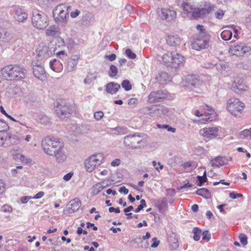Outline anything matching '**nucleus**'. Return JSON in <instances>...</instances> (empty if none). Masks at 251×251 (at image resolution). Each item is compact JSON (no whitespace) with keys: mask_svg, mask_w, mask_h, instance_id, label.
Returning <instances> with one entry per match:
<instances>
[{"mask_svg":"<svg viewBox=\"0 0 251 251\" xmlns=\"http://www.w3.org/2000/svg\"><path fill=\"white\" fill-rule=\"evenodd\" d=\"M81 205V202L78 198H75L71 200L66 205L64 210V214L70 216L76 212Z\"/></svg>","mask_w":251,"mask_h":251,"instance_id":"14","label":"nucleus"},{"mask_svg":"<svg viewBox=\"0 0 251 251\" xmlns=\"http://www.w3.org/2000/svg\"><path fill=\"white\" fill-rule=\"evenodd\" d=\"M197 177L198 180L197 183V185L199 186L203 185L204 183L207 180L206 171L204 172L202 176H198Z\"/></svg>","mask_w":251,"mask_h":251,"instance_id":"31","label":"nucleus"},{"mask_svg":"<svg viewBox=\"0 0 251 251\" xmlns=\"http://www.w3.org/2000/svg\"><path fill=\"white\" fill-rule=\"evenodd\" d=\"M224 15V12L221 9H219L215 12V17L217 19H222Z\"/></svg>","mask_w":251,"mask_h":251,"instance_id":"55","label":"nucleus"},{"mask_svg":"<svg viewBox=\"0 0 251 251\" xmlns=\"http://www.w3.org/2000/svg\"><path fill=\"white\" fill-rule=\"evenodd\" d=\"M79 59V55L78 54L73 55H72L69 60L75 62V63H78V61Z\"/></svg>","mask_w":251,"mask_h":251,"instance_id":"62","label":"nucleus"},{"mask_svg":"<svg viewBox=\"0 0 251 251\" xmlns=\"http://www.w3.org/2000/svg\"><path fill=\"white\" fill-rule=\"evenodd\" d=\"M166 41L168 45L176 47L180 45L181 40L178 35H169L167 36Z\"/></svg>","mask_w":251,"mask_h":251,"instance_id":"25","label":"nucleus"},{"mask_svg":"<svg viewBox=\"0 0 251 251\" xmlns=\"http://www.w3.org/2000/svg\"><path fill=\"white\" fill-rule=\"evenodd\" d=\"M249 87L246 84L245 80L242 78H236L231 85L232 90L237 94H241L247 91Z\"/></svg>","mask_w":251,"mask_h":251,"instance_id":"17","label":"nucleus"},{"mask_svg":"<svg viewBox=\"0 0 251 251\" xmlns=\"http://www.w3.org/2000/svg\"><path fill=\"white\" fill-rule=\"evenodd\" d=\"M54 45V48L55 50L57 48H60L65 46V42L64 40L61 37L57 38L54 41H51Z\"/></svg>","mask_w":251,"mask_h":251,"instance_id":"34","label":"nucleus"},{"mask_svg":"<svg viewBox=\"0 0 251 251\" xmlns=\"http://www.w3.org/2000/svg\"><path fill=\"white\" fill-rule=\"evenodd\" d=\"M156 111L157 114L161 113L164 115H168L169 113V109L166 107L161 106L159 108L156 109Z\"/></svg>","mask_w":251,"mask_h":251,"instance_id":"44","label":"nucleus"},{"mask_svg":"<svg viewBox=\"0 0 251 251\" xmlns=\"http://www.w3.org/2000/svg\"><path fill=\"white\" fill-rule=\"evenodd\" d=\"M228 159L225 156H217L214 159H212L210 162L212 166L220 167L223 165L227 164Z\"/></svg>","mask_w":251,"mask_h":251,"instance_id":"22","label":"nucleus"},{"mask_svg":"<svg viewBox=\"0 0 251 251\" xmlns=\"http://www.w3.org/2000/svg\"><path fill=\"white\" fill-rule=\"evenodd\" d=\"M201 131L203 137L208 139H212L218 136L219 129L217 127H205Z\"/></svg>","mask_w":251,"mask_h":251,"instance_id":"19","label":"nucleus"},{"mask_svg":"<svg viewBox=\"0 0 251 251\" xmlns=\"http://www.w3.org/2000/svg\"><path fill=\"white\" fill-rule=\"evenodd\" d=\"M16 14L17 17L16 18L18 21L23 22L27 18V15L25 12H22L17 10Z\"/></svg>","mask_w":251,"mask_h":251,"instance_id":"38","label":"nucleus"},{"mask_svg":"<svg viewBox=\"0 0 251 251\" xmlns=\"http://www.w3.org/2000/svg\"><path fill=\"white\" fill-rule=\"evenodd\" d=\"M229 52H231L232 55L242 56L247 53L250 54L251 48L244 43H239L231 46Z\"/></svg>","mask_w":251,"mask_h":251,"instance_id":"11","label":"nucleus"},{"mask_svg":"<svg viewBox=\"0 0 251 251\" xmlns=\"http://www.w3.org/2000/svg\"><path fill=\"white\" fill-rule=\"evenodd\" d=\"M118 73L117 68L114 65H111L108 71V75L110 77H113L115 76Z\"/></svg>","mask_w":251,"mask_h":251,"instance_id":"39","label":"nucleus"},{"mask_svg":"<svg viewBox=\"0 0 251 251\" xmlns=\"http://www.w3.org/2000/svg\"><path fill=\"white\" fill-rule=\"evenodd\" d=\"M157 81L162 85H165L171 81V78L168 74L165 72L158 73L155 76Z\"/></svg>","mask_w":251,"mask_h":251,"instance_id":"23","label":"nucleus"},{"mask_svg":"<svg viewBox=\"0 0 251 251\" xmlns=\"http://www.w3.org/2000/svg\"><path fill=\"white\" fill-rule=\"evenodd\" d=\"M185 80L188 86H192L194 88L199 87L202 83V81L199 78V76L197 75H188L186 77Z\"/></svg>","mask_w":251,"mask_h":251,"instance_id":"21","label":"nucleus"},{"mask_svg":"<svg viewBox=\"0 0 251 251\" xmlns=\"http://www.w3.org/2000/svg\"><path fill=\"white\" fill-rule=\"evenodd\" d=\"M39 121L41 124H47L49 122V118L45 115H40L38 117Z\"/></svg>","mask_w":251,"mask_h":251,"instance_id":"45","label":"nucleus"},{"mask_svg":"<svg viewBox=\"0 0 251 251\" xmlns=\"http://www.w3.org/2000/svg\"><path fill=\"white\" fill-rule=\"evenodd\" d=\"M42 146L46 154L52 155V154H54L55 151L64 148V143L59 139L47 138L42 141Z\"/></svg>","mask_w":251,"mask_h":251,"instance_id":"4","label":"nucleus"},{"mask_svg":"<svg viewBox=\"0 0 251 251\" xmlns=\"http://www.w3.org/2000/svg\"><path fill=\"white\" fill-rule=\"evenodd\" d=\"M54 108L57 116L62 120L68 118L73 111V106L63 100L56 102Z\"/></svg>","mask_w":251,"mask_h":251,"instance_id":"7","label":"nucleus"},{"mask_svg":"<svg viewBox=\"0 0 251 251\" xmlns=\"http://www.w3.org/2000/svg\"><path fill=\"white\" fill-rule=\"evenodd\" d=\"M82 20L84 23L88 24L94 21V16L91 13H86V14L82 17Z\"/></svg>","mask_w":251,"mask_h":251,"instance_id":"28","label":"nucleus"},{"mask_svg":"<svg viewBox=\"0 0 251 251\" xmlns=\"http://www.w3.org/2000/svg\"><path fill=\"white\" fill-rule=\"evenodd\" d=\"M36 56L35 60L45 62V61L55 53V49L53 42L47 44L42 42L39 44L36 50Z\"/></svg>","mask_w":251,"mask_h":251,"instance_id":"2","label":"nucleus"},{"mask_svg":"<svg viewBox=\"0 0 251 251\" xmlns=\"http://www.w3.org/2000/svg\"><path fill=\"white\" fill-rule=\"evenodd\" d=\"M239 238L240 242L243 246H245L248 243V238L246 234L242 233L240 234L239 236Z\"/></svg>","mask_w":251,"mask_h":251,"instance_id":"48","label":"nucleus"},{"mask_svg":"<svg viewBox=\"0 0 251 251\" xmlns=\"http://www.w3.org/2000/svg\"><path fill=\"white\" fill-rule=\"evenodd\" d=\"M54 152V154H52L51 156H53L55 157L56 161L57 162L62 163L66 160V155L64 151L63 148L55 151Z\"/></svg>","mask_w":251,"mask_h":251,"instance_id":"26","label":"nucleus"},{"mask_svg":"<svg viewBox=\"0 0 251 251\" xmlns=\"http://www.w3.org/2000/svg\"><path fill=\"white\" fill-rule=\"evenodd\" d=\"M77 63L69 59L68 61L66 69L68 72H72L75 68Z\"/></svg>","mask_w":251,"mask_h":251,"instance_id":"40","label":"nucleus"},{"mask_svg":"<svg viewBox=\"0 0 251 251\" xmlns=\"http://www.w3.org/2000/svg\"><path fill=\"white\" fill-rule=\"evenodd\" d=\"M71 7L68 4H60L57 6L53 11V16L56 23L64 25L67 21V16Z\"/></svg>","mask_w":251,"mask_h":251,"instance_id":"6","label":"nucleus"},{"mask_svg":"<svg viewBox=\"0 0 251 251\" xmlns=\"http://www.w3.org/2000/svg\"><path fill=\"white\" fill-rule=\"evenodd\" d=\"M30 199H32V197H30V196L22 197L21 198V202L23 204L26 203Z\"/></svg>","mask_w":251,"mask_h":251,"instance_id":"58","label":"nucleus"},{"mask_svg":"<svg viewBox=\"0 0 251 251\" xmlns=\"http://www.w3.org/2000/svg\"><path fill=\"white\" fill-rule=\"evenodd\" d=\"M44 195V192L40 191L37 193L34 197H32V199H39L43 197Z\"/></svg>","mask_w":251,"mask_h":251,"instance_id":"61","label":"nucleus"},{"mask_svg":"<svg viewBox=\"0 0 251 251\" xmlns=\"http://www.w3.org/2000/svg\"><path fill=\"white\" fill-rule=\"evenodd\" d=\"M240 135L243 136L246 138H251V127L249 129H244L240 133Z\"/></svg>","mask_w":251,"mask_h":251,"instance_id":"49","label":"nucleus"},{"mask_svg":"<svg viewBox=\"0 0 251 251\" xmlns=\"http://www.w3.org/2000/svg\"><path fill=\"white\" fill-rule=\"evenodd\" d=\"M160 18L168 22L174 21L176 17V12L172 7L163 8L161 9Z\"/></svg>","mask_w":251,"mask_h":251,"instance_id":"15","label":"nucleus"},{"mask_svg":"<svg viewBox=\"0 0 251 251\" xmlns=\"http://www.w3.org/2000/svg\"><path fill=\"white\" fill-rule=\"evenodd\" d=\"M163 64L167 67L176 68L184 61V57L179 53L168 51L161 56Z\"/></svg>","mask_w":251,"mask_h":251,"instance_id":"3","label":"nucleus"},{"mask_svg":"<svg viewBox=\"0 0 251 251\" xmlns=\"http://www.w3.org/2000/svg\"><path fill=\"white\" fill-rule=\"evenodd\" d=\"M80 13V12L78 10L76 9L75 11L71 13L70 16L72 18H75L77 17Z\"/></svg>","mask_w":251,"mask_h":251,"instance_id":"64","label":"nucleus"},{"mask_svg":"<svg viewBox=\"0 0 251 251\" xmlns=\"http://www.w3.org/2000/svg\"><path fill=\"white\" fill-rule=\"evenodd\" d=\"M182 6L185 13L189 18L196 19L201 17L203 9L194 7L191 4L184 2Z\"/></svg>","mask_w":251,"mask_h":251,"instance_id":"12","label":"nucleus"},{"mask_svg":"<svg viewBox=\"0 0 251 251\" xmlns=\"http://www.w3.org/2000/svg\"><path fill=\"white\" fill-rule=\"evenodd\" d=\"M244 106V103L238 99L232 98L227 102V110L232 115L236 117L241 116Z\"/></svg>","mask_w":251,"mask_h":251,"instance_id":"8","label":"nucleus"},{"mask_svg":"<svg viewBox=\"0 0 251 251\" xmlns=\"http://www.w3.org/2000/svg\"><path fill=\"white\" fill-rule=\"evenodd\" d=\"M103 159V155L101 153L93 154L85 161V168L89 173L93 172L94 169L100 165Z\"/></svg>","mask_w":251,"mask_h":251,"instance_id":"10","label":"nucleus"},{"mask_svg":"<svg viewBox=\"0 0 251 251\" xmlns=\"http://www.w3.org/2000/svg\"><path fill=\"white\" fill-rule=\"evenodd\" d=\"M141 204H139L137 208L135 209V212L136 213L139 212L141 210H142L145 207H146V201L144 199H142L140 201Z\"/></svg>","mask_w":251,"mask_h":251,"instance_id":"46","label":"nucleus"},{"mask_svg":"<svg viewBox=\"0 0 251 251\" xmlns=\"http://www.w3.org/2000/svg\"><path fill=\"white\" fill-rule=\"evenodd\" d=\"M32 23L34 27L37 28L45 29L49 25L48 17L43 12L34 11L33 13Z\"/></svg>","mask_w":251,"mask_h":251,"instance_id":"9","label":"nucleus"},{"mask_svg":"<svg viewBox=\"0 0 251 251\" xmlns=\"http://www.w3.org/2000/svg\"><path fill=\"white\" fill-rule=\"evenodd\" d=\"M103 116L104 114L101 111H97L94 114L95 119L98 121L100 120Z\"/></svg>","mask_w":251,"mask_h":251,"instance_id":"51","label":"nucleus"},{"mask_svg":"<svg viewBox=\"0 0 251 251\" xmlns=\"http://www.w3.org/2000/svg\"><path fill=\"white\" fill-rule=\"evenodd\" d=\"M123 143L128 149H140L144 143L143 135L137 132L127 135L124 138Z\"/></svg>","mask_w":251,"mask_h":251,"instance_id":"5","label":"nucleus"},{"mask_svg":"<svg viewBox=\"0 0 251 251\" xmlns=\"http://www.w3.org/2000/svg\"><path fill=\"white\" fill-rule=\"evenodd\" d=\"M76 233L79 235H81V234L87 235L88 233L86 230H83L81 227H77Z\"/></svg>","mask_w":251,"mask_h":251,"instance_id":"60","label":"nucleus"},{"mask_svg":"<svg viewBox=\"0 0 251 251\" xmlns=\"http://www.w3.org/2000/svg\"><path fill=\"white\" fill-rule=\"evenodd\" d=\"M202 239L204 240L209 241L211 239V234L209 231L205 230L201 233Z\"/></svg>","mask_w":251,"mask_h":251,"instance_id":"50","label":"nucleus"},{"mask_svg":"<svg viewBox=\"0 0 251 251\" xmlns=\"http://www.w3.org/2000/svg\"><path fill=\"white\" fill-rule=\"evenodd\" d=\"M1 211L3 212L10 213L12 211V207L8 205H3L1 207Z\"/></svg>","mask_w":251,"mask_h":251,"instance_id":"53","label":"nucleus"},{"mask_svg":"<svg viewBox=\"0 0 251 251\" xmlns=\"http://www.w3.org/2000/svg\"><path fill=\"white\" fill-rule=\"evenodd\" d=\"M58 65H60L62 66V64L59 61H58L56 59H53L51 60L50 62V67L51 70L57 72V71L56 70V66Z\"/></svg>","mask_w":251,"mask_h":251,"instance_id":"42","label":"nucleus"},{"mask_svg":"<svg viewBox=\"0 0 251 251\" xmlns=\"http://www.w3.org/2000/svg\"><path fill=\"white\" fill-rule=\"evenodd\" d=\"M242 196V194L240 193H236L234 192H230L229 194V197L233 200L236 199L237 198H241Z\"/></svg>","mask_w":251,"mask_h":251,"instance_id":"52","label":"nucleus"},{"mask_svg":"<svg viewBox=\"0 0 251 251\" xmlns=\"http://www.w3.org/2000/svg\"><path fill=\"white\" fill-rule=\"evenodd\" d=\"M22 139L21 135L18 132L9 133L4 138L5 142H9L10 144H18Z\"/></svg>","mask_w":251,"mask_h":251,"instance_id":"20","label":"nucleus"},{"mask_svg":"<svg viewBox=\"0 0 251 251\" xmlns=\"http://www.w3.org/2000/svg\"><path fill=\"white\" fill-rule=\"evenodd\" d=\"M122 87L125 89L126 91H128L130 90L132 88L131 85L129 82V81L127 79H125L122 82Z\"/></svg>","mask_w":251,"mask_h":251,"instance_id":"43","label":"nucleus"},{"mask_svg":"<svg viewBox=\"0 0 251 251\" xmlns=\"http://www.w3.org/2000/svg\"><path fill=\"white\" fill-rule=\"evenodd\" d=\"M125 53L126 55L130 59H133L136 57V54L129 49H127L126 50Z\"/></svg>","mask_w":251,"mask_h":251,"instance_id":"47","label":"nucleus"},{"mask_svg":"<svg viewBox=\"0 0 251 251\" xmlns=\"http://www.w3.org/2000/svg\"><path fill=\"white\" fill-rule=\"evenodd\" d=\"M44 63V62L35 60L32 62L33 74L36 78L40 80H43L46 77Z\"/></svg>","mask_w":251,"mask_h":251,"instance_id":"13","label":"nucleus"},{"mask_svg":"<svg viewBox=\"0 0 251 251\" xmlns=\"http://www.w3.org/2000/svg\"><path fill=\"white\" fill-rule=\"evenodd\" d=\"M112 130L122 135L126 134L128 132L127 128L124 126H118L113 128Z\"/></svg>","mask_w":251,"mask_h":251,"instance_id":"37","label":"nucleus"},{"mask_svg":"<svg viewBox=\"0 0 251 251\" xmlns=\"http://www.w3.org/2000/svg\"><path fill=\"white\" fill-rule=\"evenodd\" d=\"M58 32V27L52 25L50 26L46 30V34L48 36H54Z\"/></svg>","mask_w":251,"mask_h":251,"instance_id":"30","label":"nucleus"},{"mask_svg":"<svg viewBox=\"0 0 251 251\" xmlns=\"http://www.w3.org/2000/svg\"><path fill=\"white\" fill-rule=\"evenodd\" d=\"M119 192L121 193H123L125 195H126L128 193V190L126 188L125 186H122L119 188Z\"/></svg>","mask_w":251,"mask_h":251,"instance_id":"63","label":"nucleus"},{"mask_svg":"<svg viewBox=\"0 0 251 251\" xmlns=\"http://www.w3.org/2000/svg\"><path fill=\"white\" fill-rule=\"evenodd\" d=\"M103 189L101 184L98 183L94 185L92 188L91 194L92 195L96 196Z\"/></svg>","mask_w":251,"mask_h":251,"instance_id":"33","label":"nucleus"},{"mask_svg":"<svg viewBox=\"0 0 251 251\" xmlns=\"http://www.w3.org/2000/svg\"><path fill=\"white\" fill-rule=\"evenodd\" d=\"M167 96L168 92L165 90L153 91L149 95L148 101L151 103L159 102L167 98Z\"/></svg>","mask_w":251,"mask_h":251,"instance_id":"16","label":"nucleus"},{"mask_svg":"<svg viewBox=\"0 0 251 251\" xmlns=\"http://www.w3.org/2000/svg\"><path fill=\"white\" fill-rule=\"evenodd\" d=\"M155 107L153 106H145L141 109V112L147 115H151L153 112L156 111Z\"/></svg>","mask_w":251,"mask_h":251,"instance_id":"29","label":"nucleus"},{"mask_svg":"<svg viewBox=\"0 0 251 251\" xmlns=\"http://www.w3.org/2000/svg\"><path fill=\"white\" fill-rule=\"evenodd\" d=\"M209 46L208 42L203 37L195 39L191 44L192 48L197 50H201L207 48Z\"/></svg>","mask_w":251,"mask_h":251,"instance_id":"18","label":"nucleus"},{"mask_svg":"<svg viewBox=\"0 0 251 251\" xmlns=\"http://www.w3.org/2000/svg\"><path fill=\"white\" fill-rule=\"evenodd\" d=\"M193 233L194 234V240L197 241H199L201 234V230L198 227H195L193 229Z\"/></svg>","mask_w":251,"mask_h":251,"instance_id":"36","label":"nucleus"},{"mask_svg":"<svg viewBox=\"0 0 251 251\" xmlns=\"http://www.w3.org/2000/svg\"><path fill=\"white\" fill-rule=\"evenodd\" d=\"M221 38L225 41H228L232 36V32L229 30H225L221 34Z\"/></svg>","mask_w":251,"mask_h":251,"instance_id":"32","label":"nucleus"},{"mask_svg":"<svg viewBox=\"0 0 251 251\" xmlns=\"http://www.w3.org/2000/svg\"><path fill=\"white\" fill-rule=\"evenodd\" d=\"M9 128L8 125L3 120H0V132H6Z\"/></svg>","mask_w":251,"mask_h":251,"instance_id":"41","label":"nucleus"},{"mask_svg":"<svg viewBox=\"0 0 251 251\" xmlns=\"http://www.w3.org/2000/svg\"><path fill=\"white\" fill-rule=\"evenodd\" d=\"M26 73V70L19 65H7L1 69L2 77L9 80H21L25 77Z\"/></svg>","mask_w":251,"mask_h":251,"instance_id":"1","label":"nucleus"},{"mask_svg":"<svg viewBox=\"0 0 251 251\" xmlns=\"http://www.w3.org/2000/svg\"><path fill=\"white\" fill-rule=\"evenodd\" d=\"M121 86L118 83L110 82L106 85L105 91L108 94L114 95L118 92Z\"/></svg>","mask_w":251,"mask_h":251,"instance_id":"24","label":"nucleus"},{"mask_svg":"<svg viewBox=\"0 0 251 251\" xmlns=\"http://www.w3.org/2000/svg\"><path fill=\"white\" fill-rule=\"evenodd\" d=\"M167 202L164 199L158 201L157 203V207L159 212L163 213L164 209L167 207Z\"/></svg>","mask_w":251,"mask_h":251,"instance_id":"35","label":"nucleus"},{"mask_svg":"<svg viewBox=\"0 0 251 251\" xmlns=\"http://www.w3.org/2000/svg\"><path fill=\"white\" fill-rule=\"evenodd\" d=\"M19 159L21 160V161L26 164L30 163L31 161V160L30 159L26 157L25 155L23 154H21L20 155Z\"/></svg>","mask_w":251,"mask_h":251,"instance_id":"54","label":"nucleus"},{"mask_svg":"<svg viewBox=\"0 0 251 251\" xmlns=\"http://www.w3.org/2000/svg\"><path fill=\"white\" fill-rule=\"evenodd\" d=\"M152 240L153 241V243L151 245V247L152 248H157L159 244V241L157 240V238L155 237L152 238Z\"/></svg>","mask_w":251,"mask_h":251,"instance_id":"59","label":"nucleus"},{"mask_svg":"<svg viewBox=\"0 0 251 251\" xmlns=\"http://www.w3.org/2000/svg\"><path fill=\"white\" fill-rule=\"evenodd\" d=\"M216 68L219 71H222L225 70L226 68V65L225 63H219L216 65Z\"/></svg>","mask_w":251,"mask_h":251,"instance_id":"57","label":"nucleus"},{"mask_svg":"<svg viewBox=\"0 0 251 251\" xmlns=\"http://www.w3.org/2000/svg\"><path fill=\"white\" fill-rule=\"evenodd\" d=\"M142 241V240L141 236H137L133 240V242L134 243H138V248H142L143 247V246L141 245Z\"/></svg>","mask_w":251,"mask_h":251,"instance_id":"56","label":"nucleus"},{"mask_svg":"<svg viewBox=\"0 0 251 251\" xmlns=\"http://www.w3.org/2000/svg\"><path fill=\"white\" fill-rule=\"evenodd\" d=\"M196 194L207 199L211 198V193L207 189L205 188L198 189Z\"/></svg>","mask_w":251,"mask_h":251,"instance_id":"27","label":"nucleus"}]
</instances>
